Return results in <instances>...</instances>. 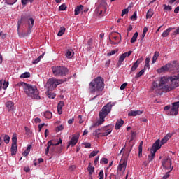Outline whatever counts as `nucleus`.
<instances>
[{"mask_svg":"<svg viewBox=\"0 0 179 179\" xmlns=\"http://www.w3.org/2000/svg\"><path fill=\"white\" fill-rule=\"evenodd\" d=\"M172 170H173V167L169 171L166 172V175L163 176L162 179H168L169 177H170V173H171Z\"/></svg>","mask_w":179,"mask_h":179,"instance_id":"nucleus-47","label":"nucleus"},{"mask_svg":"<svg viewBox=\"0 0 179 179\" xmlns=\"http://www.w3.org/2000/svg\"><path fill=\"white\" fill-rule=\"evenodd\" d=\"M136 19H138V17L136 16V11H135L132 16L131 17V20L135 21L136 20Z\"/></svg>","mask_w":179,"mask_h":179,"instance_id":"nucleus-53","label":"nucleus"},{"mask_svg":"<svg viewBox=\"0 0 179 179\" xmlns=\"http://www.w3.org/2000/svg\"><path fill=\"white\" fill-rule=\"evenodd\" d=\"M2 85H3V89L5 90L8 89V87L9 86V83H6V81H2Z\"/></svg>","mask_w":179,"mask_h":179,"instance_id":"nucleus-46","label":"nucleus"},{"mask_svg":"<svg viewBox=\"0 0 179 179\" xmlns=\"http://www.w3.org/2000/svg\"><path fill=\"white\" fill-rule=\"evenodd\" d=\"M150 153H151V155H148V162H152V160H153V159H155V155H156V152H155V151L150 150Z\"/></svg>","mask_w":179,"mask_h":179,"instance_id":"nucleus-34","label":"nucleus"},{"mask_svg":"<svg viewBox=\"0 0 179 179\" xmlns=\"http://www.w3.org/2000/svg\"><path fill=\"white\" fill-rule=\"evenodd\" d=\"M84 146L86 148H89L92 147V144H90V143H84Z\"/></svg>","mask_w":179,"mask_h":179,"instance_id":"nucleus-60","label":"nucleus"},{"mask_svg":"<svg viewBox=\"0 0 179 179\" xmlns=\"http://www.w3.org/2000/svg\"><path fill=\"white\" fill-rule=\"evenodd\" d=\"M83 10V5H80L78 6L74 10V15L75 16H78V15H79V13H80V12Z\"/></svg>","mask_w":179,"mask_h":179,"instance_id":"nucleus-27","label":"nucleus"},{"mask_svg":"<svg viewBox=\"0 0 179 179\" xmlns=\"http://www.w3.org/2000/svg\"><path fill=\"white\" fill-rule=\"evenodd\" d=\"M105 132H107L108 135H110L111 132H113V130L111 129H106V127L103 129Z\"/></svg>","mask_w":179,"mask_h":179,"instance_id":"nucleus-57","label":"nucleus"},{"mask_svg":"<svg viewBox=\"0 0 179 179\" xmlns=\"http://www.w3.org/2000/svg\"><path fill=\"white\" fill-rule=\"evenodd\" d=\"M51 90H48L46 92V95L49 99H55V96H57L54 92H52Z\"/></svg>","mask_w":179,"mask_h":179,"instance_id":"nucleus-30","label":"nucleus"},{"mask_svg":"<svg viewBox=\"0 0 179 179\" xmlns=\"http://www.w3.org/2000/svg\"><path fill=\"white\" fill-rule=\"evenodd\" d=\"M143 61V58H140L137 59L134 64L132 65L131 69V72H135L136 69H138V66H139V64Z\"/></svg>","mask_w":179,"mask_h":179,"instance_id":"nucleus-20","label":"nucleus"},{"mask_svg":"<svg viewBox=\"0 0 179 179\" xmlns=\"http://www.w3.org/2000/svg\"><path fill=\"white\" fill-rule=\"evenodd\" d=\"M73 50H67L66 52V57L67 58H72V57H73Z\"/></svg>","mask_w":179,"mask_h":179,"instance_id":"nucleus-37","label":"nucleus"},{"mask_svg":"<svg viewBox=\"0 0 179 179\" xmlns=\"http://www.w3.org/2000/svg\"><path fill=\"white\" fill-rule=\"evenodd\" d=\"M24 171H25V173H29V171H30V167L29 166L24 167Z\"/></svg>","mask_w":179,"mask_h":179,"instance_id":"nucleus-64","label":"nucleus"},{"mask_svg":"<svg viewBox=\"0 0 179 179\" xmlns=\"http://www.w3.org/2000/svg\"><path fill=\"white\" fill-rule=\"evenodd\" d=\"M98 153L99 151H92L89 156L90 159H92V157H94V156H96Z\"/></svg>","mask_w":179,"mask_h":179,"instance_id":"nucleus-48","label":"nucleus"},{"mask_svg":"<svg viewBox=\"0 0 179 179\" xmlns=\"http://www.w3.org/2000/svg\"><path fill=\"white\" fill-rule=\"evenodd\" d=\"M60 143H62V139H59V141L57 143H55L54 140L49 141L47 143L48 146L45 149V155H48L50 152V153H58L57 150V146H58V145H60Z\"/></svg>","mask_w":179,"mask_h":179,"instance_id":"nucleus-7","label":"nucleus"},{"mask_svg":"<svg viewBox=\"0 0 179 179\" xmlns=\"http://www.w3.org/2000/svg\"><path fill=\"white\" fill-rule=\"evenodd\" d=\"M152 16H153V10L149 9L146 14V19H151Z\"/></svg>","mask_w":179,"mask_h":179,"instance_id":"nucleus-36","label":"nucleus"},{"mask_svg":"<svg viewBox=\"0 0 179 179\" xmlns=\"http://www.w3.org/2000/svg\"><path fill=\"white\" fill-rule=\"evenodd\" d=\"M143 113V111L141 110H131L129 113L128 115L129 117H136V115H141Z\"/></svg>","mask_w":179,"mask_h":179,"instance_id":"nucleus-22","label":"nucleus"},{"mask_svg":"<svg viewBox=\"0 0 179 179\" xmlns=\"http://www.w3.org/2000/svg\"><path fill=\"white\" fill-rule=\"evenodd\" d=\"M179 86V74L171 77L155 78L152 82L150 92L157 94H163V92H171Z\"/></svg>","mask_w":179,"mask_h":179,"instance_id":"nucleus-1","label":"nucleus"},{"mask_svg":"<svg viewBox=\"0 0 179 179\" xmlns=\"http://www.w3.org/2000/svg\"><path fill=\"white\" fill-rule=\"evenodd\" d=\"M143 73H145V69L141 70L136 75V78H141L142 76V75H143Z\"/></svg>","mask_w":179,"mask_h":179,"instance_id":"nucleus-42","label":"nucleus"},{"mask_svg":"<svg viewBox=\"0 0 179 179\" xmlns=\"http://www.w3.org/2000/svg\"><path fill=\"white\" fill-rule=\"evenodd\" d=\"M79 134H74L71 141L68 143L67 148H69V146H75L78 143V141H79Z\"/></svg>","mask_w":179,"mask_h":179,"instance_id":"nucleus-13","label":"nucleus"},{"mask_svg":"<svg viewBox=\"0 0 179 179\" xmlns=\"http://www.w3.org/2000/svg\"><path fill=\"white\" fill-rule=\"evenodd\" d=\"M159 52H155L153 57H152V64H155L156 61H157V58H159Z\"/></svg>","mask_w":179,"mask_h":179,"instance_id":"nucleus-38","label":"nucleus"},{"mask_svg":"<svg viewBox=\"0 0 179 179\" xmlns=\"http://www.w3.org/2000/svg\"><path fill=\"white\" fill-rule=\"evenodd\" d=\"M173 136L171 134H167L162 140H161V145H164V143H167V141L170 139Z\"/></svg>","mask_w":179,"mask_h":179,"instance_id":"nucleus-24","label":"nucleus"},{"mask_svg":"<svg viewBox=\"0 0 179 179\" xmlns=\"http://www.w3.org/2000/svg\"><path fill=\"white\" fill-rule=\"evenodd\" d=\"M52 71L55 76H66L69 73L68 68L62 66H55L52 67Z\"/></svg>","mask_w":179,"mask_h":179,"instance_id":"nucleus-6","label":"nucleus"},{"mask_svg":"<svg viewBox=\"0 0 179 179\" xmlns=\"http://www.w3.org/2000/svg\"><path fill=\"white\" fill-rule=\"evenodd\" d=\"M128 12H129V10H128V8L123 9L121 16H124V15H127Z\"/></svg>","mask_w":179,"mask_h":179,"instance_id":"nucleus-54","label":"nucleus"},{"mask_svg":"<svg viewBox=\"0 0 179 179\" xmlns=\"http://www.w3.org/2000/svg\"><path fill=\"white\" fill-rule=\"evenodd\" d=\"M24 20H26V15H22L21 19L18 20L17 22V31L19 33V30L20 29V26L22 25V23H24Z\"/></svg>","mask_w":179,"mask_h":179,"instance_id":"nucleus-26","label":"nucleus"},{"mask_svg":"<svg viewBox=\"0 0 179 179\" xmlns=\"http://www.w3.org/2000/svg\"><path fill=\"white\" fill-rule=\"evenodd\" d=\"M31 149V145H29L27 148V150L22 153L23 156H27V155L30 153Z\"/></svg>","mask_w":179,"mask_h":179,"instance_id":"nucleus-39","label":"nucleus"},{"mask_svg":"<svg viewBox=\"0 0 179 179\" xmlns=\"http://www.w3.org/2000/svg\"><path fill=\"white\" fill-rule=\"evenodd\" d=\"M44 125H45V124L43 123L38 125V131L39 132L41 131V129H43V127H44Z\"/></svg>","mask_w":179,"mask_h":179,"instance_id":"nucleus-62","label":"nucleus"},{"mask_svg":"<svg viewBox=\"0 0 179 179\" xmlns=\"http://www.w3.org/2000/svg\"><path fill=\"white\" fill-rule=\"evenodd\" d=\"M109 41L110 42V44H112V45H117V44H118L120 43L119 41H113V40H111V38H109Z\"/></svg>","mask_w":179,"mask_h":179,"instance_id":"nucleus-55","label":"nucleus"},{"mask_svg":"<svg viewBox=\"0 0 179 179\" xmlns=\"http://www.w3.org/2000/svg\"><path fill=\"white\" fill-rule=\"evenodd\" d=\"M162 167L165 169V170H171V159H166L162 161Z\"/></svg>","mask_w":179,"mask_h":179,"instance_id":"nucleus-16","label":"nucleus"},{"mask_svg":"<svg viewBox=\"0 0 179 179\" xmlns=\"http://www.w3.org/2000/svg\"><path fill=\"white\" fill-rule=\"evenodd\" d=\"M6 2L8 5H14L17 2V0H6Z\"/></svg>","mask_w":179,"mask_h":179,"instance_id":"nucleus-45","label":"nucleus"},{"mask_svg":"<svg viewBox=\"0 0 179 179\" xmlns=\"http://www.w3.org/2000/svg\"><path fill=\"white\" fill-rule=\"evenodd\" d=\"M34 122H35V124H39L40 122H41V120L38 117H36L34 120Z\"/></svg>","mask_w":179,"mask_h":179,"instance_id":"nucleus-61","label":"nucleus"},{"mask_svg":"<svg viewBox=\"0 0 179 179\" xmlns=\"http://www.w3.org/2000/svg\"><path fill=\"white\" fill-rule=\"evenodd\" d=\"M112 108L113 104H111V103H108L105 106H103L99 112V119L97 120L96 123H94L90 127V129H93V128H97L99 125H101V124H103L104 121H106V117H107L108 114L111 113Z\"/></svg>","mask_w":179,"mask_h":179,"instance_id":"nucleus-3","label":"nucleus"},{"mask_svg":"<svg viewBox=\"0 0 179 179\" xmlns=\"http://www.w3.org/2000/svg\"><path fill=\"white\" fill-rule=\"evenodd\" d=\"M87 171H89L90 176H92L94 173V166L92 165V163H89Z\"/></svg>","mask_w":179,"mask_h":179,"instance_id":"nucleus-31","label":"nucleus"},{"mask_svg":"<svg viewBox=\"0 0 179 179\" xmlns=\"http://www.w3.org/2000/svg\"><path fill=\"white\" fill-rule=\"evenodd\" d=\"M104 78L98 76L90 83L89 92L90 93H101L104 90Z\"/></svg>","mask_w":179,"mask_h":179,"instance_id":"nucleus-4","label":"nucleus"},{"mask_svg":"<svg viewBox=\"0 0 179 179\" xmlns=\"http://www.w3.org/2000/svg\"><path fill=\"white\" fill-rule=\"evenodd\" d=\"M171 65H172L171 66L172 72H179V63H177V62L174 61L171 62Z\"/></svg>","mask_w":179,"mask_h":179,"instance_id":"nucleus-19","label":"nucleus"},{"mask_svg":"<svg viewBox=\"0 0 179 179\" xmlns=\"http://www.w3.org/2000/svg\"><path fill=\"white\" fill-rule=\"evenodd\" d=\"M143 146V141H141L138 146V157H142V148Z\"/></svg>","mask_w":179,"mask_h":179,"instance_id":"nucleus-33","label":"nucleus"},{"mask_svg":"<svg viewBox=\"0 0 179 179\" xmlns=\"http://www.w3.org/2000/svg\"><path fill=\"white\" fill-rule=\"evenodd\" d=\"M10 152L12 156H15L17 152V136H16V134H13Z\"/></svg>","mask_w":179,"mask_h":179,"instance_id":"nucleus-9","label":"nucleus"},{"mask_svg":"<svg viewBox=\"0 0 179 179\" xmlns=\"http://www.w3.org/2000/svg\"><path fill=\"white\" fill-rule=\"evenodd\" d=\"M14 103L11 101H8L6 103V107L8 109V111H12L13 110Z\"/></svg>","mask_w":179,"mask_h":179,"instance_id":"nucleus-28","label":"nucleus"},{"mask_svg":"<svg viewBox=\"0 0 179 179\" xmlns=\"http://www.w3.org/2000/svg\"><path fill=\"white\" fill-rule=\"evenodd\" d=\"M118 52V50H112L110 52L107 53L108 57H111V55H114L115 54H117Z\"/></svg>","mask_w":179,"mask_h":179,"instance_id":"nucleus-51","label":"nucleus"},{"mask_svg":"<svg viewBox=\"0 0 179 179\" xmlns=\"http://www.w3.org/2000/svg\"><path fill=\"white\" fill-rule=\"evenodd\" d=\"M43 57H44V55H40L36 59L32 62V64H38V62L41 61V58H43Z\"/></svg>","mask_w":179,"mask_h":179,"instance_id":"nucleus-43","label":"nucleus"},{"mask_svg":"<svg viewBox=\"0 0 179 179\" xmlns=\"http://www.w3.org/2000/svg\"><path fill=\"white\" fill-rule=\"evenodd\" d=\"M100 162H101V163H103L104 164H107L108 163V159L102 158Z\"/></svg>","mask_w":179,"mask_h":179,"instance_id":"nucleus-56","label":"nucleus"},{"mask_svg":"<svg viewBox=\"0 0 179 179\" xmlns=\"http://www.w3.org/2000/svg\"><path fill=\"white\" fill-rule=\"evenodd\" d=\"M171 107L170 105H167L164 108V111H166V114L167 115H177L178 114L179 101L173 103L172 108H171ZM169 110H170L169 112Z\"/></svg>","mask_w":179,"mask_h":179,"instance_id":"nucleus-8","label":"nucleus"},{"mask_svg":"<svg viewBox=\"0 0 179 179\" xmlns=\"http://www.w3.org/2000/svg\"><path fill=\"white\" fill-rule=\"evenodd\" d=\"M123 125H124V120H122V119L120 120H117L115 126V129H116V131H118V129H120V128H121V127H122Z\"/></svg>","mask_w":179,"mask_h":179,"instance_id":"nucleus-25","label":"nucleus"},{"mask_svg":"<svg viewBox=\"0 0 179 179\" xmlns=\"http://www.w3.org/2000/svg\"><path fill=\"white\" fill-rule=\"evenodd\" d=\"M174 28L173 27H169L166 30H165L162 34V36L163 37H167V36H169V34H170V31H171V30H173Z\"/></svg>","mask_w":179,"mask_h":179,"instance_id":"nucleus-29","label":"nucleus"},{"mask_svg":"<svg viewBox=\"0 0 179 179\" xmlns=\"http://www.w3.org/2000/svg\"><path fill=\"white\" fill-rule=\"evenodd\" d=\"M102 132H104L103 129H98L93 132L92 135L96 136L98 139H100V138H101Z\"/></svg>","mask_w":179,"mask_h":179,"instance_id":"nucleus-21","label":"nucleus"},{"mask_svg":"<svg viewBox=\"0 0 179 179\" xmlns=\"http://www.w3.org/2000/svg\"><path fill=\"white\" fill-rule=\"evenodd\" d=\"M127 85H128V83H123V84L120 86V90H124V89H125Z\"/></svg>","mask_w":179,"mask_h":179,"instance_id":"nucleus-58","label":"nucleus"},{"mask_svg":"<svg viewBox=\"0 0 179 179\" xmlns=\"http://www.w3.org/2000/svg\"><path fill=\"white\" fill-rule=\"evenodd\" d=\"M106 10L107 1H106V0H102L98 8L96 9V13H99V15H103V12H106Z\"/></svg>","mask_w":179,"mask_h":179,"instance_id":"nucleus-10","label":"nucleus"},{"mask_svg":"<svg viewBox=\"0 0 179 179\" xmlns=\"http://www.w3.org/2000/svg\"><path fill=\"white\" fill-rule=\"evenodd\" d=\"M10 141V137L8 135H5L3 137V141L5 142V143L8 144L9 143Z\"/></svg>","mask_w":179,"mask_h":179,"instance_id":"nucleus-44","label":"nucleus"},{"mask_svg":"<svg viewBox=\"0 0 179 179\" xmlns=\"http://www.w3.org/2000/svg\"><path fill=\"white\" fill-rule=\"evenodd\" d=\"M131 54H132V50H129L128 52H124L119 57V60L117 66H121V64H122V62L125 61V58H127V57H130Z\"/></svg>","mask_w":179,"mask_h":179,"instance_id":"nucleus-11","label":"nucleus"},{"mask_svg":"<svg viewBox=\"0 0 179 179\" xmlns=\"http://www.w3.org/2000/svg\"><path fill=\"white\" fill-rule=\"evenodd\" d=\"M177 34H179V27L173 31V36H177Z\"/></svg>","mask_w":179,"mask_h":179,"instance_id":"nucleus-59","label":"nucleus"},{"mask_svg":"<svg viewBox=\"0 0 179 179\" xmlns=\"http://www.w3.org/2000/svg\"><path fill=\"white\" fill-rule=\"evenodd\" d=\"M65 106V103L62 101H59L57 104V113L61 115L62 114V108Z\"/></svg>","mask_w":179,"mask_h":179,"instance_id":"nucleus-23","label":"nucleus"},{"mask_svg":"<svg viewBox=\"0 0 179 179\" xmlns=\"http://www.w3.org/2000/svg\"><path fill=\"white\" fill-rule=\"evenodd\" d=\"M17 85L22 86L23 87L24 92L28 97H31V99H33L34 100L41 99V96H40V92L35 85L23 82L19 83Z\"/></svg>","mask_w":179,"mask_h":179,"instance_id":"nucleus-2","label":"nucleus"},{"mask_svg":"<svg viewBox=\"0 0 179 179\" xmlns=\"http://www.w3.org/2000/svg\"><path fill=\"white\" fill-rule=\"evenodd\" d=\"M44 117L47 120H51L52 118V113L50 111H46L44 113Z\"/></svg>","mask_w":179,"mask_h":179,"instance_id":"nucleus-32","label":"nucleus"},{"mask_svg":"<svg viewBox=\"0 0 179 179\" xmlns=\"http://www.w3.org/2000/svg\"><path fill=\"white\" fill-rule=\"evenodd\" d=\"M127 169V161L125 159H124L123 161H120L117 170L120 173V174H121V173H124L125 169Z\"/></svg>","mask_w":179,"mask_h":179,"instance_id":"nucleus-15","label":"nucleus"},{"mask_svg":"<svg viewBox=\"0 0 179 179\" xmlns=\"http://www.w3.org/2000/svg\"><path fill=\"white\" fill-rule=\"evenodd\" d=\"M138 32H136L134 35H133V36H132V38H131V41H130V43H135L136 41V40H137V38H138Z\"/></svg>","mask_w":179,"mask_h":179,"instance_id":"nucleus-40","label":"nucleus"},{"mask_svg":"<svg viewBox=\"0 0 179 179\" xmlns=\"http://www.w3.org/2000/svg\"><path fill=\"white\" fill-rule=\"evenodd\" d=\"M29 0H21L22 4L25 6V5H27V2Z\"/></svg>","mask_w":179,"mask_h":179,"instance_id":"nucleus-63","label":"nucleus"},{"mask_svg":"<svg viewBox=\"0 0 179 179\" xmlns=\"http://www.w3.org/2000/svg\"><path fill=\"white\" fill-rule=\"evenodd\" d=\"M66 6H65V3L62 4L59 7V10H66Z\"/></svg>","mask_w":179,"mask_h":179,"instance_id":"nucleus-50","label":"nucleus"},{"mask_svg":"<svg viewBox=\"0 0 179 179\" xmlns=\"http://www.w3.org/2000/svg\"><path fill=\"white\" fill-rule=\"evenodd\" d=\"M64 130V125H59L57 127H56V132H59V131Z\"/></svg>","mask_w":179,"mask_h":179,"instance_id":"nucleus-52","label":"nucleus"},{"mask_svg":"<svg viewBox=\"0 0 179 179\" xmlns=\"http://www.w3.org/2000/svg\"><path fill=\"white\" fill-rule=\"evenodd\" d=\"M171 62L166 64L165 66L161 67L159 69H158V72H172L171 71Z\"/></svg>","mask_w":179,"mask_h":179,"instance_id":"nucleus-17","label":"nucleus"},{"mask_svg":"<svg viewBox=\"0 0 179 179\" xmlns=\"http://www.w3.org/2000/svg\"><path fill=\"white\" fill-rule=\"evenodd\" d=\"M164 10H167L168 12H170L171 10V9H173V8H171V6H167L166 4H164Z\"/></svg>","mask_w":179,"mask_h":179,"instance_id":"nucleus-49","label":"nucleus"},{"mask_svg":"<svg viewBox=\"0 0 179 179\" xmlns=\"http://www.w3.org/2000/svg\"><path fill=\"white\" fill-rule=\"evenodd\" d=\"M65 30L66 29L64 27H60V30L59 31L57 36H64L65 33Z\"/></svg>","mask_w":179,"mask_h":179,"instance_id":"nucleus-41","label":"nucleus"},{"mask_svg":"<svg viewBox=\"0 0 179 179\" xmlns=\"http://www.w3.org/2000/svg\"><path fill=\"white\" fill-rule=\"evenodd\" d=\"M127 169V161L125 159H124L123 161H120L117 170L120 173V174H121V173H124L125 169Z\"/></svg>","mask_w":179,"mask_h":179,"instance_id":"nucleus-14","label":"nucleus"},{"mask_svg":"<svg viewBox=\"0 0 179 179\" xmlns=\"http://www.w3.org/2000/svg\"><path fill=\"white\" fill-rule=\"evenodd\" d=\"M33 26H34V19L29 18L28 19V31L27 33H24L23 34L24 37H27V36H29L31 33V29H33Z\"/></svg>","mask_w":179,"mask_h":179,"instance_id":"nucleus-12","label":"nucleus"},{"mask_svg":"<svg viewBox=\"0 0 179 179\" xmlns=\"http://www.w3.org/2000/svg\"><path fill=\"white\" fill-rule=\"evenodd\" d=\"M161 148L162 144L160 145V140L158 139L154 143L150 150L156 153V152H157Z\"/></svg>","mask_w":179,"mask_h":179,"instance_id":"nucleus-18","label":"nucleus"},{"mask_svg":"<svg viewBox=\"0 0 179 179\" xmlns=\"http://www.w3.org/2000/svg\"><path fill=\"white\" fill-rule=\"evenodd\" d=\"M68 79L65 78L63 79H57V78H49L46 83L45 87L48 89V90L52 91L55 88H57V86L58 85H61L62 83H64V82H66Z\"/></svg>","mask_w":179,"mask_h":179,"instance_id":"nucleus-5","label":"nucleus"},{"mask_svg":"<svg viewBox=\"0 0 179 179\" xmlns=\"http://www.w3.org/2000/svg\"><path fill=\"white\" fill-rule=\"evenodd\" d=\"M20 79H26L27 78H30V73L29 72H25L20 75Z\"/></svg>","mask_w":179,"mask_h":179,"instance_id":"nucleus-35","label":"nucleus"}]
</instances>
